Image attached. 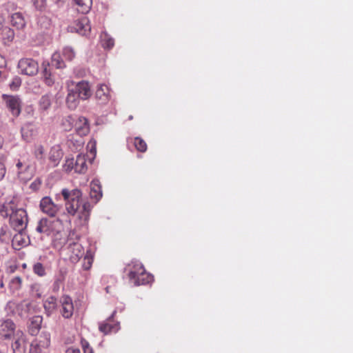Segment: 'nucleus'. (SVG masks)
I'll return each mask as SVG.
<instances>
[{
  "mask_svg": "<svg viewBox=\"0 0 353 353\" xmlns=\"http://www.w3.org/2000/svg\"><path fill=\"white\" fill-rule=\"evenodd\" d=\"M61 194L65 201L68 212L74 216L77 215L81 225L87 224L92 210V205L88 201H81V192L79 189L68 190L63 189Z\"/></svg>",
  "mask_w": 353,
  "mask_h": 353,
  "instance_id": "obj_1",
  "label": "nucleus"
},
{
  "mask_svg": "<svg viewBox=\"0 0 353 353\" xmlns=\"http://www.w3.org/2000/svg\"><path fill=\"white\" fill-rule=\"evenodd\" d=\"M125 271L128 272L130 281L134 285H145L153 281V276L146 272L139 261H131L126 265Z\"/></svg>",
  "mask_w": 353,
  "mask_h": 353,
  "instance_id": "obj_2",
  "label": "nucleus"
},
{
  "mask_svg": "<svg viewBox=\"0 0 353 353\" xmlns=\"http://www.w3.org/2000/svg\"><path fill=\"white\" fill-rule=\"evenodd\" d=\"M63 229L62 221L59 219L42 218L37 223L35 230L40 234L46 236L60 235Z\"/></svg>",
  "mask_w": 353,
  "mask_h": 353,
  "instance_id": "obj_3",
  "label": "nucleus"
},
{
  "mask_svg": "<svg viewBox=\"0 0 353 353\" xmlns=\"http://www.w3.org/2000/svg\"><path fill=\"white\" fill-rule=\"evenodd\" d=\"M9 223L10 227L16 232H23L26 229L28 223L27 212L19 208L14 213L9 214Z\"/></svg>",
  "mask_w": 353,
  "mask_h": 353,
  "instance_id": "obj_4",
  "label": "nucleus"
},
{
  "mask_svg": "<svg viewBox=\"0 0 353 353\" xmlns=\"http://www.w3.org/2000/svg\"><path fill=\"white\" fill-rule=\"evenodd\" d=\"M50 345V334L42 332L30 345V353H48Z\"/></svg>",
  "mask_w": 353,
  "mask_h": 353,
  "instance_id": "obj_5",
  "label": "nucleus"
},
{
  "mask_svg": "<svg viewBox=\"0 0 353 353\" xmlns=\"http://www.w3.org/2000/svg\"><path fill=\"white\" fill-rule=\"evenodd\" d=\"M18 68L22 74L34 76L38 73L39 64L33 59L23 58L18 63Z\"/></svg>",
  "mask_w": 353,
  "mask_h": 353,
  "instance_id": "obj_6",
  "label": "nucleus"
},
{
  "mask_svg": "<svg viewBox=\"0 0 353 353\" xmlns=\"http://www.w3.org/2000/svg\"><path fill=\"white\" fill-rule=\"evenodd\" d=\"M3 101L6 107L14 117H18L21 113V101L19 97L3 94Z\"/></svg>",
  "mask_w": 353,
  "mask_h": 353,
  "instance_id": "obj_7",
  "label": "nucleus"
},
{
  "mask_svg": "<svg viewBox=\"0 0 353 353\" xmlns=\"http://www.w3.org/2000/svg\"><path fill=\"white\" fill-rule=\"evenodd\" d=\"M60 313L65 319H70L74 313V304L72 299L68 295L61 296L60 300Z\"/></svg>",
  "mask_w": 353,
  "mask_h": 353,
  "instance_id": "obj_8",
  "label": "nucleus"
},
{
  "mask_svg": "<svg viewBox=\"0 0 353 353\" xmlns=\"http://www.w3.org/2000/svg\"><path fill=\"white\" fill-rule=\"evenodd\" d=\"M39 205L41 211L50 216H54L59 210V206L49 196L43 197Z\"/></svg>",
  "mask_w": 353,
  "mask_h": 353,
  "instance_id": "obj_9",
  "label": "nucleus"
},
{
  "mask_svg": "<svg viewBox=\"0 0 353 353\" xmlns=\"http://www.w3.org/2000/svg\"><path fill=\"white\" fill-rule=\"evenodd\" d=\"M16 325L10 319H6L0 324V338L10 339L14 334Z\"/></svg>",
  "mask_w": 353,
  "mask_h": 353,
  "instance_id": "obj_10",
  "label": "nucleus"
},
{
  "mask_svg": "<svg viewBox=\"0 0 353 353\" xmlns=\"http://www.w3.org/2000/svg\"><path fill=\"white\" fill-rule=\"evenodd\" d=\"M16 338L12 344V348L14 353H25L27 347V340L26 334L18 331L15 335Z\"/></svg>",
  "mask_w": 353,
  "mask_h": 353,
  "instance_id": "obj_11",
  "label": "nucleus"
},
{
  "mask_svg": "<svg viewBox=\"0 0 353 353\" xmlns=\"http://www.w3.org/2000/svg\"><path fill=\"white\" fill-rule=\"evenodd\" d=\"M74 90L76 92L78 97H79L80 99L82 100H87L92 95L90 85L86 81H81L77 83Z\"/></svg>",
  "mask_w": 353,
  "mask_h": 353,
  "instance_id": "obj_12",
  "label": "nucleus"
},
{
  "mask_svg": "<svg viewBox=\"0 0 353 353\" xmlns=\"http://www.w3.org/2000/svg\"><path fill=\"white\" fill-rule=\"evenodd\" d=\"M69 259L71 262L77 263L83 256L84 252L82 245L78 243H72L68 247Z\"/></svg>",
  "mask_w": 353,
  "mask_h": 353,
  "instance_id": "obj_13",
  "label": "nucleus"
},
{
  "mask_svg": "<svg viewBox=\"0 0 353 353\" xmlns=\"http://www.w3.org/2000/svg\"><path fill=\"white\" fill-rule=\"evenodd\" d=\"M73 28L81 35H86L91 30L90 21L87 17H82L74 22Z\"/></svg>",
  "mask_w": 353,
  "mask_h": 353,
  "instance_id": "obj_14",
  "label": "nucleus"
},
{
  "mask_svg": "<svg viewBox=\"0 0 353 353\" xmlns=\"http://www.w3.org/2000/svg\"><path fill=\"white\" fill-rule=\"evenodd\" d=\"M29 239L23 232H17L12 239V245L14 250H19L21 248L28 245Z\"/></svg>",
  "mask_w": 353,
  "mask_h": 353,
  "instance_id": "obj_15",
  "label": "nucleus"
},
{
  "mask_svg": "<svg viewBox=\"0 0 353 353\" xmlns=\"http://www.w3.org/2000/svg\"><path fill=\"white\" fill-rule=\"evenodd\" d=\"M75 130L81 137L88 134L90 130L88 119L84 117H79L75 122Z\"/></svg>",
  "mask_w": 353,
  "mask_h": 353,
  "instance_id": "obj_16",
  "label": "nucleus"
},
{
  "mask_svg": "<svg viewBox=\"0 0 353 353\" xmlns=\"http://www.w3.org/2000/svg\"><path fill=\"white\" fill-rule=\"evenodd\" d=\"M63 153L59 145H54L52 147L49 152L48 159L52 164V166H57L61 160L62 159Z\"/></svg>",
  "mask_w": 353,
  "mask_h": 353,
  "instance_id": "obj_17",
  "label": "nucleus"
},
{
  "mask_svg": "<svg viewBox=\"0 0 353 353\" xmlns=\"http://www.w3.org/2000/svg\"><path fill=\"white\" fill-rule=\"evenodd\" d=\"M18 206V200L15 196H12L9 198L7 201H6L1 208V212H5V215L8 216L11 213H14L17 208Z\"/></svg>",
  "mask_w": 353,
  "mask_h": 353,
  "instance_id": "obj_18",
  "label": "nucleus"
},
{
  "mask_svg": "<svg viewBox=\"0 0 353 353\" xmlns=\"http://www.w3.org/2000/svg\"><path fill=\"white\" fill-rule=\"evenodd\" d=\"M95 97L102 104L109 101L110 94L108 86L105 84L100 85L97 89Z\"/></svg>",
  "mask_w": 353,
  "mask_h": 353,
  "instance_id": "obj_19",
  "label": "nucleus"
},
{
  "mask_svg": "<svg viewBox=\"0 0 353 353\" xmlns=\"http://www.w3.org/2000/svg\"><path fill=\"white\" fill-rule=\"evenodd\" d=\"M90 197L95 199V202L99 201L102 197V190L100 182L97 179H94L90 183Z\"/></svg>",
  "mask_w": 353,
  "mask_h": 353,
  "instance_id": "obj_20",
  "label": "nucleus"
},
{
  "mask_svg": "<svg viewBox=\"0 0 353 353\" xmlns=\"http://www.w3.org/2000/svg\"><path fill=\"white\" fill-rule=\"evenodd\" d=\"M79 97H78L74 89L70 88V85H68V94L66 97V103L68 108L71 110H74L79 104Z\"/></svg>",
  "mask_w": 353,
  "mask_h": 353,
  "instance_id": "obj_21",
  "label": "nucleus"
},
{
  "mask_svg": "<svg viewBox=\"0 0 353 353\" xmlns=\"http://www.w3.org/2000/svg\"><path fill=\"white\" fill-rule=\"evenodd\" d=\"M87 159L85 155L80 154H78L74 163V171L77 173H85L88 170Z\"/></svg>",
  "mask_w": 353,
  "mask_h": 353,
  "instance_id": "obj_22",
  "label": "nucleus"
},
{
  "mask_svg": "<svg viewBox=\"0 0 353 353\" xmlns=\"http://www.w3.org/2000/svg\"><path fill=\"white\" fill-rule=\"evenodd\" d=\"M10 23L17 29L21 30L26 26V21L22 14L15 12L11 16Z\"/></svg>",
  "mask_w": 353,
  "mask_h": 353,
  "instance_id": "obj_23",
  "label": "nucleus"
},
{
  "mask_svg": "<svg viewBox=\"0 0 353 353\" xmlns=\"http://www.w3.org/2000/svg\"><path fill=\"white\" fill-rule=\"evenodd\" d=\"M2 42L5 46H10L14 38V32L10 28H3L1 32Z\"/></svg>",
  "mask_w": 353,
  "mask_h": 353,
  "instance_id": "obj_24",
  "label": "nucleus"
},
{
  "mask_svg": "<svg viewBox=\"0 0 353 353\" xmlns=\"http://www.w3.org/2000/svg\"><path fill=\"white\" fill-rule=\"evenodd\" d=\"M77 10L79 12L82 14L88 13L92 5V0H74Z\"/></svg>",
  "mask_w": 353,
  "mask_h": 353,
  "instance_id": "obj_25",
  "label": "nucleus"
},
{
  "mask_svg": "<svg viewBox=\"0 0 353 353\" xmlns=\"http://www.w3.org/2000/svg\"><path fill=\"white\" fill-rule=\"evenodd\" d=\"M110 319L103 321L100 323L99 329L101 332L104 334H108L112 332H115L118 330V325L110 323Z\"/></svg>",
  "mask_w": 353,
  "mask_h": 353,
  "instance_id": "obj_26",
  "label": "nucleus"
},
{
  "mask_svg": "<svg viewBox=\"0 0 353 353\" xmlns=\"http://www.w3.org/2000/svg\"><path fill=\"white\" fill-rule=\"evenodd\" d=\"M42 75L43 81L47 85L51 86L54 83V79L52 77L51 72L49 68V63L46 64L43 63L42 64Z\"/></svg>",
  "mask_w": 353,
  "mask_h": 353,
  "instance_id": "obj_27",
  "label": "nucleus"
},
{
  "mask_svg": "<svg viewBox=\"0 0 353 353\" xmlns=\"http://www.w3.org/2000/svg\"><path fill=\"white\" fill-rule=\"evenodd\" d=\"M12 233L8 225H4L0 228V241L8 243L12 240Z\"/></svg>",
  "mask_w": 353,
  "mask_h": 353,
  "instance_id": "obj_28",
  "label": "nucleus"
},
{
  "mask_svg": "<svg viewBox=\"0 0 353 353\" xmlns=\"http://www.w3.org/2000/svg\"><path fill=\"white\" fill-rule=\"evenodd\" d=\"M41 321L42 318L39 316H34L33 319H32L30 325L29 326V332L32 335L35 334L39 331L41 327Z\"/></svg>",
  "mask_w": 353,
  "mask_h": 353,
  "instance_id": "obj_29",
  "label": "nucleus"
},
{
  "mask_svg": "<svg viewBox=\"0 0 353 353\" xmlns=\"http://www.w3.org/2000/svg\"><path fill=\"white\" fill-rule=\"evenodd\" d=\"M94 254L91 250H88L83 260L82 267L83 270H88L93 263Z\"/></svg>",
  "mask_w": 353,
  "mask_h": 353,
  "instance_id": "obj_30",
  "label": "nucleus"
},
{
  "mask_svg": "<svg viewBox=\"0 0 353 353\" xmlns=\"http://www.w3.org/2000/svg\"><path fill=\"white\" fill-rule=\"evenodd\" d=\"M51 63L57 68H63L65 67L64 61L59 53L55 52L52 56Z\"/></svg>",
  "mask_w": 353,
  "mask_h": 353,
  "instance_id": "obj_31",
  "label": "nucleus"
},
{
  "mask_svg": "<svg viewBox=\"0 0 353 353\" xmlns=\"http://www.w3.org/2000/svg\"><path fill=\"white\" fill-rule=\"evenodd\" d=\"M134 145L136 149L141 152H145L147 150L148 145L145 141L140 137H135Z\"/></svg>",
  "mask_w": 353,
  "mask_h": 353,
  "instance_id": "obj_32",
  "label": "nucleus"
},
{
  "mask_svg": "<svg viewBox=\"0 0 353 353\" xmlns=\"http://www.w3.org/2000/svg\"><path fill=\"white\" fill-rule=\"evenodd\" d=\"M33 272L37 276L42 277L46 274V269L41 263L37 262L32 267Z\"/></svg>",
  "mask_w": 353,
  "mask_h": 353,
  "instance_id": "obj_33",
  "label": "nucleus"
},
{
  "mask_svg": "<svg viewBox=\"0 0 353 353\" xmlns=\"http://www.w3.org/2000/svg\"><path fill=\"white\" fill-rule=\"evenodd\" d=\"M33 154L36 159L39 160L43 159L45 155L44 147L41 144L35 145Z\"/></svg>",
  "mask_w": 353,
  "mask_h": 353,
  "instance_id": "obj_34",
  "label": "nucleus"
},
{
  "mask_svg": "<svg viewBox=\"0 0 353 353\" xmlns=\"http://www.w3.org/2000/svg\"><path fill=\"white\" fill-rule=\"evenodd\" d=\"M22 279L19 276L12 278L10 282V288L12 291H17L21 288Z\"/></svg>",
  "mask_w": 353,
  "mask_h": 353,
  "instance_id": "obj_35",
  "label": "nucleus"
},
{
  "mask_svg": "<svg viewBox=\"0 0 353 353\" xmlns=\"http://www.w3.org/2000/svg\"><path fill=\"white\" fill-rule=\"evenodd\" d=\"M57 307V299L54 296H50L44 303V307L48 310H53Z\"/></svg>",
  "mask_w": 353,
  "mask_h": 353,
  "instance_id": "obj_36",
  "label": "nucleus"
},
{
  "mask_svg": "<svg viewBox=\"0 0 353 353\" xmlns=\"http://www.w3.org/2000/svg\"><path fill=\"white\" fill-rule=\"evenodd\" d=\"M114 39L110 37L108 34H105L102 37V46L103 48L110 49L114 46Z\"/></svg>",
  "mask_w": 353,
  "mask_h": 353,
  "instance_id": "obj_37",
  "label": "nucleus"
},
{
  "mask_svg": "<svg viewBox=\"0 0 353 353\" xmlns=\"http://www.w3.org/2000/svg\"><path fill=\"white\" fill-rule=\"evenodd\" d=\"M63 57L68 61H72L75 57V52L74 50L70 47H65L62 51Z\"/></svg>",
  "mask_w": 353,
  "mask_h": 353,
  "instance_id": "obj_38",
  "label": "nucleus"
},
{
  "mask_svg": "<svg viewBox=\"0 0 353 353\" xmlns=\"http://www.w3.org/2000/svg\"><path fill=\"white\" fill-rule=\"evenodd\" d=\"M29 307H30V303H28L27 301H22L21 303H19L17 306V310H21V312H19V314L21 316L27 315L29 312Z\"/></svg>",
  "mask_w": 353,
  "mask_h": 353,
  "instance_id": "obj_39",
  "label": "nucleus"
},
{
  "mask_svg": "<svg viewBox=\"0 0 353 353\" xmlns=\"http://www.w3.org/2000/svg\"><path fill=\"white\" fill-rule=\"evenodd\" d=\"M31 293L33 296L37 298H41L42 296V290L41 288V285L39 283H34L31 285Z\"/></svg>",
  "mask_w": 353,
  "mask_h": 353,
  "instance_id": "obj_40",
  "label": "nucleus"
},
{
  "mask_svg": "<svg viewBox=\"0 0 353 353\" xmlns=\"http://www.w3.org/2000/svg\"><path fill=\"white\" fill-rule=\"evenodd\" d=\"M6 159V156L0 154V181L4 178L6 173V168L5 166Z\"/></svg>",
  "mask_w": 353,
  "mask_h": 353,
  "instance_id": "obj_41",
  "label": "nucleus"
},
{
  "mask_svg": "<svg viewBox=\"0 0 353 353\" xmlns=\"http://www.w3.org/2000/svg\"><path fill=\"white\" fill-rule=\"evenodd\" d=\"M51 105L50 99L48 96H43L40 100V106L42 109L46 110Z\"/></svg>",
  "mask_w": 353,
  "mask_h": 353,
  "instance_id": "obj_42",
  "label": "nucleus"
},
{
  "mask_svg": "<svg viewBox=\"0 0 353 353\" xmlns=\"http://www.w3.org/2000/svg\"><path fill=\"white\" fill-rule=\"evenodd\" d=\"M75 160L74 159H67L64 165L65 170L66 171H70L72 169L74 170Z\"/></svg>",
  "mask_w": 353,
  "mask_h": 353,
  "instance_id": "obj_43",
  "label": "nucleus"
},
{
  "mask_svg": "<svg viewBox=\"0 0 353 353\" xmlns=\"http://www.w3.org/2000/svg\"><path fill=\"white\" fill-rule=\"evenodd\" d=\"M35 8L39 10L44 9L46 6V0H32Z\"/></svg>",
  "mask_w": 353,
  "mask_h": 353,
  "instance_id": "obj_44",
  "label": "nucleus"
},
{
  "mask_svg": "<svg viewBox=\"0 0 353 353\" xmlns=\"http://www.w3.org/2000/svg\"><path fill=\"white\" fill-rule=\"evenodd\" d=\"M21 81L20 78L16 77L12 80V83L10 84V87L12 90H15L21 85Z\"/></svg>",
  "mask_w": 353,
  "mask_h": 353,
  "instance_id": "obj_45",
  "label": "nucleus"
},
{
  "mask_svg": "<svg viewBox=\"0 0 353 353\" xmlns=\"http://www.w3.org/2000/svg\"><path fill=\"white\" fill-rule=\"evenodd\" d=\"M17 167L18 168V172H17V174H18V177L19 179H21V180L23 181H26L28 179V177H24L22 174V172L21 170V168L23 167V163L19 161L17 163Z\"/></svg>",
  "mask_w": 353,
  "mask_h": 353,
  "instance_id": "obj_46",
  "label": "nucleus"
},
{
  "mask_svg": "<svg viewBox=\"0 0 353 353\" xmlns=\"http://www.w3.org/2000/svg\"><path fill=\"white\" fill-rule=\"evenodd\" d=\"M66 353H81V351L78 348L70 347L66 350Z\"/></svg>",
  "mask_w": 353,
  "mask_h": 353,
  "instance_id": "obj_47",
  "label": "nucleus"
},
{
  "mask_svg": "<svg viewBox=\"0 0 353 353\" xmlns=\"http://www.w3.org/2000/svg\"><path fill=\"white\" fill-rule=\"evenodd\" d=\"M40 185L39 181H34L30 184V188L33 190H37L38 188V186Z\"/></svg>",
  "mask_w": 353,
  "mask_h": 353,
  "instance_id": "obj_48",
  "label": "nucleus"
},
{
  "mask_svg": "<svg viewBox=\"0 0 353 353\" xmlns=\"http://www.w3.org/2000/svg\"><path fill=\"white\" fill-rule=\"evenodd\" d=\"M6 64V61H5V59L3 58V57L2 55L0 54V68H2Z\"/></svg>",
  "mask_w": 353,
  "mask_h": 353,
  "instance_id": "obj_49",
  "label": "nucleus"
},
{
  "mask_svg": "<svg viewBox=\"0 0 353 353\" xmlns=\"http://www.w3.org/2000/svg\"><path fill=\"white\" fill-rule=\"evenodd\" d=\"M3 23H4V18L1 14H0V30L2 28Z\"/></svg>",
  "mask_w": 353,
  "mask_h": 353,
  "instance_id": "obj_50",
  "label": "nucleus"
},
{
  "mask_svg": "<svg viewBox=\"0 0 353 353\" xmlns=\"http://www.w3.org/2000/svg\"><path fill=\"white\" fill-rule=\"evenodd\" d=\"M90 153H91L92 154H93V156H95V154H96V148H95V147H94V146H93V145L92 146V148H91V150H90Z\"/></svg>",
  "mask_w": 353,
  "mask_h": 353,
  "instance_id": "obj_51",
  "label": "nucleus"
},
{
  "mask_svg": "<svg viewBox=\"0 0 353 353\" xmlns=\"http://www.w3.org/2000/svg\"><path fill=\"white\" fill-rule=\"evenodd\" d=\"M3 143V140L1 137H0V149L2 148Z\"/></svg>",
  "mask_w": 353,
  "mask_h": 353,
  "instance_id": "obj_52",
  "label": "nucleus"
},
{
  "mask_svg": "<svg viewBox=\"0 0 353 353\" xmlns=\"http://www.w3.org/2000/svg\"><path fill=\"white\" fill-rule=\"evenodd\" d=\"M66 0H55L56 3H63L65 2Z\"/></svg>",
  "mask_w": 353,
  "mask_h": 353,
  "instance_id": "obj_53",
  "label": "nucleus"
},
{
  "mask_svg": "<svg viewBox=\"0 0 353 353\" xmlns=\"http://www.w3.org/2000/svg\"><path fill=\"white\" fill-rule=\"evenodd\" d=\"M60 282H61V280H60V279H57V280H56V281H55V282H54V285H57L58 286L59 283H60Z\"/></svg>",
  "mask_w": 353,
  "mask_h": 353,
  "instance_id": "obj_54",
  "label": "nucleus"
},
{
  "mask_svg": "<svg viewBox=\"0 0 353 353\" xmlns=\"http://www.w3.org/2000/svg\"><path fill=\"white\" fill-rule=\"evenodd\" d=\"M84 350H88V353H90V350H92V349L90 348L89 347H85Z\"/></svg>",
  "mask_w": 353,
  "mask_h": 353,
  "instance_id": "obj_55",
  "label": "nucleus"
},
{
  "mask_svg": "<svg viewBox=\"0 0 353 353\" xmlns=\"http://www.w3.org/2000/svg\"><path fill=\"white\" fill-rule=\"evenodd\" d=\"M105 291H106V292H107V293H109V292H110V287H109V286H107V287L105 288Z\"/></svg>",
  "mask_w": 353,
  "mask_h": 353,
  "instance_id": "obj_56",
  "label": "nucleus"
},
{
  "mask_svg": "<svg viewBox=\"0 0 353 353\" xmlns=\"http://www.w3.org/2000/svg\"><path fill=\"white\" fill-rule=\"evenodd\" d=\"M88 350H84V353H88ZM90 353H93L92 350H90Z\"/></svg>",
  "mask_w": 353,
  "mask_h": 353,
  "instance_id": "obj_57",
  "label": "nucleus"
},
{
  "mask_svg": "<svg viewBox=\"0 0 353 353\" xmlns=\"http://www.w3.org/2000/svg\"><path fill=\"white\" fill-rule=\"evenodd\" d=\"M0 285H1V287H3V281H2V280L1 281V283H0Z\"/></svg>",
  "mask_w": 353,
  "mask_h": 353,
  "instance_id": "obj_58",
  "label": "nucleus"
},
{
  "mask_svg": "<svg viewBox=\"0 0 353 353\" xmlns=\"http://www.w3.org/2000/svg\"><path fill=\"white\" fill-rule=\"evenodd\" d=\"M0 353H5V352H3L1 350H0Z\"/></svg>",
  "mask_w": 353,
  "mask_h": 353,
  "instance_id": "obj_59",
  "label": "nucleus"
}]
</instances>
